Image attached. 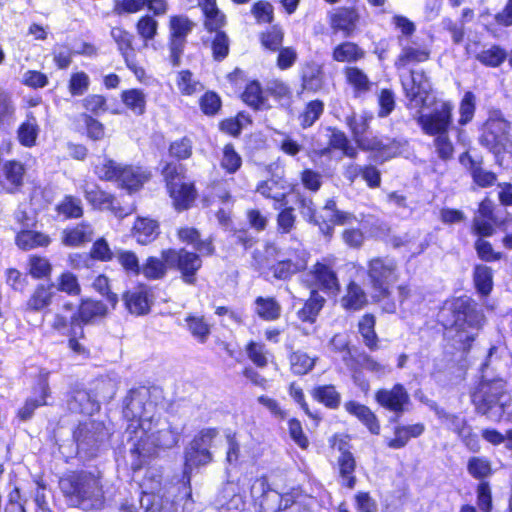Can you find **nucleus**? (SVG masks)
Masks as SVG:
<instances>
[{
	"instance_id": "47",
	"label": "nucleus",
	"mask_w": 512,
	"mask_h": 512,
	"mask_svg": "<svg viewBox=\"0 0 512 512\" xmlns=\"http://www.w3.org/2000/svg\"><path fill=\"white\" fill-rule=\"evenodd\" d=\"M160 175L165 189H169L176 183H180L181 181L189 178L187 176L186 166L174 161H165L161 166Z\"/></svg>"
},
{
	"instance_id": "56",
	"label": "nucleus",
	"mask_w": 512,
	"mask_h": 512,
	"mask_svg": "<svg viewBox=\"0 0 512 512\" xmlns=\"http://www.w3.org/2000/svg\"><path fill=\"white\" fill-rule=\"evenodd\" d=\"M283 251L279 250L273 244L265 245L263 250H256L253 254V265L260 271L269 269L272 271L273 264H276V261L280 257Z\"/></svg>"
},
{
	"instance_id": "5",
	"label": "nucleus",
	"mask_w": 512,
	"mask_h": 512,
	"mask_svg": "<svg viewBox=\"0 0 512 512\" xmlns=\"http://www.w3.org/2000/svg\"><path fill=\"white\" fill-rule=\"evenodd\" d=\"M97 178L104 182H115L118 188L129 195L140 192L153 178L149 167L141 164L117 163L111 158H105L93 169Z\"/></svg>"
},
{
	"instance_id": "3",
	"label": "nucleus",
	"mask_w": 512,
	"mask_h": 512,
	"mask_svg": "<svg viewBox=\"0 0 512 512\" xmlns=\"http://www.w3.org/2000/svg\"><path fill=\"white\" fill-rule=\"evenodd\" d=\"M431 106L429 112L420 113L416 117V123L425 135L434 137L433 146L437 157L448 162L455 154L454 143L449 136L453 126L454 104L449 99L434 98Z\"/></svg>"
},
{
	"instance_id": "58",
	"label": "nucleus",
	"mask_w": 512,
	"mask_h": 512,
	"mask_svg": "<svg viewBox=\"0 0 512 512\" xmlns=\"http://www.w3.org/2000/svg\"><path fill=\"white\" fill-rule=\"evenodd\" d=\"M16 243L23 250L47 246L50 243L49 236L35 230H23L16 236Z\"/></svg>"
},
{
	"instance_id": "30",
	"label": "nucleus",
	"mask_w": 512,
	"mask_h": 512,
	"mask_svg": "<svg viewBox=\"0 0 512 512\" xmlns=\"http://www.w3.org/2000/svg\"><path fill=\"white\" fill-rule=\"evenodd\" d=\"M67 407L72 413L91 415L99 410L100 405L89 391L75 389L67 398Z\"/></svg>"
},
{
	"instance_id": "27",
	"label": "nucleus",
	"mask_w": 512,
	"mask_h": 512,
	"mask_svg": "<svg viewBox=\"0 0 512 512\" xmlns=\"http://www.w3.org/2000/svg\"><path fill=\"white\" fill-rule=\"evenodd\" d=\"M504 212L486 196L479 202L472 224H509L510 220L504 217Z\"/></svg>"
},
{
	"instance_id": "52",
	"label": "nucleus",
	"mask_w": 512,
	"mask_h": 512,
	"mask_svg": "<svg viewBox=\"0 0 512 512\" xmlns=\"http://www.w3.org/2000/svg\"><path fill=\"white\" fill-rule=\"evenodd\" d=\"M267 95L272 97L281 107L290 108L293 91L288 83L281 79H273L266 88Z\"/></svg>"
},
{
	"instance_id": "60",
	"label": "nucleus",
	"mask_w": 512,
	"mask_h": 512,
	"mask_svg": "<svg viewBox=\"0 0 512 512\" xmlns=\"http://www.w3.org/2000/svg\"><path fill=\"white\" fill-rule=\"evenodd\" d=\"M459 117L457 124L459 127H465L471 123L476 113V96L472 91H466L459 102Z\"/></svg>"
},
{
	"instance_id": "44",
	"label": "nucleus",
	"mask_w": 512,
	"mask_h": 512,
	"mask_svg": "<svg viewBox=\"0 0 512 512\" xmlns=\"http://www.w3.org/2000/svg\"><path fill=\"white\" fill-rule=\"evenodd\" d=\"M473 232L475 235L479 236L475 242V249L479 258L487 262L500 259L501 254L495 252L492 245L488 241L482 239V237H487L492 234V226H473Z\"/></svg>"
},
{
	"instance_id": "64",
	"label": "nucleus",
	"mask_w": 512,
	"mask_h": 512,
	"mask_svg": "<svg viewBox=\"0 0 512 512\" xmlns=\"http://www.w3.org/2000/svg\"><path fill=\"white\" fill-rule=\"evenodd\" d=\"M203 27L208 33L224 32L227 23L226 15L218 8H210L202 11Z\"/></svg>"
},
{
	"instance_id": "45",
	"label": "nucleus",
	"mask_w": 512,
	"mask_h": 512,
	"mask_svg": "<svg viewBox=\"0 0 512 512\" xmlns=\"http://www.w3.org/2000/svg\"><path fill=\"white\" fill-rule=\"evenodd\" d=\"M54 296L52 285H38L26 302V310L40 312L50 306Z\"/></svg>"
},
{
	"instance_id": "50",
	"label": "nucleus",
	"mask_w": 512,
	"mask_h": 512,
	"mask_svg": "<svg viewBox=\"0 0 512 512\" xmlns=\"http://www.w3.org/2000/svg\"><path fill=\"white\" fill-rule=\"evenodd\" d=\"M198 106L201 113L209 118L218 116L223 108V101L218 92L214 90L204 91L198 98Z\"/></svg>"
},
{
	"instance_id": "36",
	"label": "nucleus",
	"mask_w": 512,
	"mask_h": 512,
	"mask_svg": "<svg viewBox=\"0 0 512 512\" xmlns=\"http://www.w3.org/2000/svg\"><path fill=\"white\" fill-rule=\"evenodd\" d=\"M124 107L135 116H143L147 111V95L141 88H129L120 92Z\"/></svg>"
},
{
	"instance_id": "20",
	"label": "nucleus",
	"mask_w": 512,
	"mask_h": 512,
	"mask_svg": "<svg viewBox=\"0 0 512 512\" xmlns=\"http://www.w3.org/2000/svg\"><path fill=\"white\" fill-rule=\"evenodd\" d=\"M459 163L468 171L473 183L479 188H489L497 181V174L483 168L482 158L475 159L469 151L459 155Z\"/></svg>"
},
{
	"instance_id": "32",
	"label": "nucleus",
	"mask_w": 512,
	"mask_h": 512,
	"mask_svg": "<svg viewBox=\"0 0 512 512\" xmlns=\"http://www.w3.org/2000/svg\"><path fill=\"white\" fill-rule=\"evenodd\" d=\"M349 220V214L337 209L335 200L328 199L320 212H311L308 221L311 224H344Z\"/></svg>"
},
{
	"instance_id": "61",
	"label": "nucleus",
	"mask_w": 512,
	"mask_h": 512,
	"mask_svg": "<svg viewBox=\"0 0 512 512\" xmlns=\"http://www.w3.org/2000/svg\"><path fill=\"white\" fill-rule=\"evenodd\" d=\"M93 233L87 226L66 228L62 233V242L66 246L76 247L92 241Z\"/></svg>"
},
{
	"instance_id": "7",
	"label": "nucleus",
	"mask_w": 512,
	"mask_h": 512,
	"mask_svg": "<svg viewBox=\"0 0 512 512\" xmlns=\"http://www.w3.org/2000/svg\"><path fill=\"white\" fill-rule=\"evenodd\" d=\"M150 391L146 387L131 389L123 400V416L128 421L124 437L127 439L128 430L133 424L152 420L156 414V405L151 401Z\"/></svg>"
},
{
	"instance_id": "29",
	"label": "nucleus",
	"mask_w": 512,
	"mask_h": 512,
	"mask_svg": "<svg viewBox=\"0 0 512 512\" xmlns=\"http://www.w3.org/2000/svg\"><path fill=\"white\" fill-rule=\"evenodd\" d=\"M107 314V307L101 301L92 299L83 300L78 307L77 312L70 314V324L77 325L89 324L94 322L97 318L104 317Z\"/></svg>"
},
{
	"instance_id": "17",
	"label": "nucleus",
	"mask_w": 512,
	"mask_h": 512,
	"mask_svg": "<svg viewBox=\"0 0 512 512\" xmlns=\"http://www.w3.org/2000/svg\"><path fill=\"white\" fill-rule=\"evenodd\" d=\"M25 165L17 159L3 160V149L0 146V188L7 194H16L24 185Z\"/></svg>"
},
{
	"instance_id": "62",
	"label": "nucleus",
	"mask_w": 512,
	"mask_h": 512,
	"mask_svg": "<svg viewBox=\"0 0 512 512\" xmlns=\"http://www.w3.org/2000/svg\"><path fill=\"white\" fill-rule=\"evenodd\" d=\"M230 44V38L225 31L214 33L209 41L212 59L215 62L224 61L230 54Z\"/></svg>"
},
{
	"instance_id": "43",
	"label": "nucleus",
	"mask_w": 512,
	"mask_h": 512,
	"mask_svg": "<svg viewBox=\"0 0 512 512\" xmlns=\"http://www.w3.org/2000/svg\"><path fill=\"white\" fill-rule=\"evenodd\" d=\"M110 34L123 59L137 56V48L134 46L135 36L133 33L123 26H116L111 29Z\"/></svg>"
},
{
	"instance_id": "28",
	"label": "nucleus",
	"mask_w": 512,
	"mask_h": 512,
	"mask_svg": "<svg viewBox=\"0 0 512 512\" xmlns=\"http://www.w3.org/2000/svg\"><path fill=\"white\" fill-rule=\"evenodd\" d=\"M241 101L253 111H267L272 108L265 95L261 83L257 79L246 82L240 94Z\"/></svg>"
},
{
	"instance_id": "42",
	"label": "nucleus",
	"mask_w": 512,
	"mask_h": 512,
	"mask_svg": "<svg viewBox=\"0 0 512 512\" xmlns=\"http://www.w3.org/2000/svg\"><path fill=\"white\" fill-rule=\"evenodd\" d=\"M175 83L180 95L185 97H192L204 90V84L189 69L179 70Z\"/></svg>"
},
{
	"instance_id": "24",
	"label": "nucleus",
	"mask_w": 512,
	"mask_h": 512,
	"mask_svg": "<svg viewBox=\"0 0 512 512\" xmlns=\"http://www.w3.org/2000/svg\"><path fill=\"white\" fill-rule=\"evenodd\" d=\"M328 141L327 145L316 151L317 156L323 157L329 155L333 150H339L348 158L355 159L358 156L357 147L351 145L346 133L336 126L327 127Z\"/></svg>"
},
{
	"instance_id": "23",
	"label": "nucleus",
	"mask_w": 512,
	"mask_h": 512,
	"mask_svg": "<svg viewBox=\"0 0 512 512\" xmlns=\"http://www.w3.org/2000/svg\"><path fill=\"white\" fill-rule=\"evenodd\" d=\"M431 58V49L426 44L412 42L403 45L400 52L394 60L396 70H404L411 66H416L429 61Z\"/></svg>"
},
{
	"instance_id": "46",
	"label": "nucleus",
	"mask_w": 512,
	"mask_h": 512,
	"mask_svg": "<svg viewBox=\"0 0 512 512\" xmlns=\"http://www.w3.org/2000/svg\"><path fill=\"white\" fill-rule=\"evenodd\" d=\"M55 211L63 220L78 219L83 216L84 207L80 198L69 194L57 203Z\"/></svg>"
},
{
	"instance_id": "6",
	"label": "nucleus",
	"mask_w": 512,
	"mask_h": 512,
	"mask_svg": "<svg viewBox=\"0 0 512 512\" xmlns=\"http://www.w3.org/2000/svg\"><path fill=\"white\" fill-rule=\"evenodd\" d=\"M450 311L454 317L451 326L455 328L458 340L466 344L465 349H468L483 326L484 315L469 298L456 299Z\"/></svg>"
},
{
	"instance_id": "9",
	"label": "nucleus",
	"mask_w": 512,
	"mask_h": 512,
	"mask_svg": "<svg viewBox=\"0 0 512 512\" xmlns=\"http://www.w3.org/2000/svg\"><path fill=\"white\" fill-rule=\"evenodd\" d=\"M84 198L95 210L109 211L114 217L121 220L136 211L135 204L120 205L114 193L104 190L99 184L92 183L83 187Z\"/></svg>"
},
{
	"instance_id": "31",
	"label": "nucleus",
	"mask_w": 512,
	"mask_h": 512,
	"mask_svg": "<svg viewBox=\"0 0 512 512\" xmlns=\"http://www.w3.org/2000/svg\"><path fill=\"white\" fill-rule=\"evenodd\" d=\"M253 124L252 116L245 110L238 111L233 116H228L219 120L218 130L231 138H239L244 128Z\"/></svg>"
},
{
	"instance_id": "37",
	"label": "nucleus",
	"mask_w": 512,
	"mask_h": 512,
	"mask_svg": "<svg viewBox=\"0 0 512 512\" xmlns=\"http://www.w3.org/2000/svg\"><path fill=\"white\" fill-rule=\"evenodd\" d=\"M344 406L346 411L361 421L372 434L380 433L379 420L369 407L355 401L346 402Z\"/></svg>"
},
{
	"instance_id": "15",
	"label": "nucleus",
	"mask_w": 512,
	"mask_h": 512,
	"mask_svg": "<svg viewBox=\"0 0 512 512\" xmlns=\"http://www.w3.org/2000/svg\"><path fill=\"white\" fill-rule=\"evenodd\" d=\"M375 401L386 410L393 412L390 422L397 423L400 417L408 410L411 404L410 396L402 384H395L392 388H382L376 391Z\"/></svg>"
},
{
	"instance_id": "4",
	"label": "nucleus",
	"mask_w": 512,
	"mask_h": 512,
	"mask_svg": "<svg viewBox=\"0 0 512 512\" xmlns=\"http://www.w3.org/2000/svg\"><path fill=\"white\" fill-rule=\"evenodd\" d=\"M487 366V361L482 364V380L471 396L475 410L493 422H512V396L506 389V382L502 378L488 379Z\"/></svg>"
},
{
	"instance_id": "55",
	"label": "nucleus",
	"mask_w": 512,
	"mask_h": 512,
	"mask_svg": "<svg viewBox=\"0 0 512 512\" xmlns=\"http://www.w3.org/2000/svg\"><path fill=\"white\" fill-rule=\"evenodd\" d=\"M324 303L325 299L316 290H312L310 298L298 311V318L303 322L314 323Z\"/></svg>"
},
{
	"instance_id": "8",
	"label": "nucleus",
	"mask_w": 512,
	"mask_h": 512,
	"mask_svg": "<svg viewBox=\"0 0 512 512\" xmlns=\"http://www.w3.org/2000/svg\"><path fill=\"white\" fill-rule=\"evenodd\" d=\"M167 25V60L172 67H178L195 23L185 14H173L169 16Z\"/></svg>"
},
{
	"instance_id": "39",
	"label": "nucleus",
	"mask_w": 512,
	"mask_h": 512,
	"mask_svg": "<svg viewBox=\"0 0 512 512\" xmlns=\"http://www.w3.org/2000/svg\"><path fill=\"white\" fill-rule=\"evenodd\" d=\"M40 132L37 118L32 112L26 114L25 120L17 128V139L23 147L31 148L37 143Z\"/></svg>"
},
{
	"instance_id": "19",
	"label": "nucleus",
	"mask_w": 512,
	"mask_h": 512,
	"mask_svg": "<svg viewBox=\"0 0 512 512\" xmlns=\"http://www.w3.org/2000/svg\"><path fill=\"white\" fill-rule=\"evenodd\" d=\"M403 93L410 103L420 102L423 106L431 91V82L423 69L409 71L406 80H401Z\"/></svg>"
},
{
	"instance_id": "34",
	"label": "nucleus",
	"mask_w": 512,
	"mask_h": 512,
	"mask_svg": "<svg viewBox=\"0 0 512 512\" xmlns=\"http://www.w3.org/2000/svg\"><path fill=\"white\" fill-rule=\"evenodd\" d=\"M331 56L335 62L352 64L363 60L366 52L356 42L342 41L333 47Z\"/></svg>"
},
{
	"instance_id": "11",
	"label": "nucleus",
	"mask_w": 512,
	"mask_h": 512,
	"mask_svg": "<svg viewBox=\"0 0 512 512\" xmlns=\"http://www.w3.org/2000/svg\"><path fill=\"white\" fill-rule=\"evenodd\" d=\"M373 119L374 115L371 111L363 110L359 114L352 112L346 116L345 124L348 127L357 148L363 151L382 152L386 145L377 137L369 138L367 136Z\"/></svg>"
},
{
	"instance_id": "54",
	"label": "nucleus",
	"mask_w": 512,
	"mask_h": 512,
	"mask_svg": "<svg viewBox=\"0 0 512 512\" xmlns=\"http://www.w3.org/2000/svg\"><path fill=\"white\" fill-rule=\"evenodd\" d=\"M193 141L189 136H182L169 143L168 155L171 161L182 163L190 159L193 155Z\"/></svg>"
},
{
	"instance_id": "26",
	"label": "nucleus",
	"mask_w": 512,
	"mask_h": 512,
	"mask_svg": "<svg viewBox=\"0 0 512 512\" xmlns=\"http://www.w3.org/2000/svg\"><path fill=\"white\" fill-rule=\"evenodd\" d=\"M299 79L301 92L318 93L325 84L322 65L315 61L305 62L301 68Z\"/></svg>"
},
{
	"instance_id": "57",
	"label": "nucleus",
	"mask_w": 512,
	"mask_h": 512,
	"mask_svg": "<svg viewBox=\"0 0 512 512\" xmlns=\"http://www.w3.org/2000/svg\"><path fill=\"white\" fill-rule=\"evenodd\" d=\"M434 412L441 423L458 436L464 434L470 427L467 420L459 414L449 413L438 406L434 407Z\"/></svg>"
},
{
	"instance_id": "51",
	"label": "nucleus",
	"mask_w": 512,
	"mask_h": 512,
	"mask_svg": "<svg viewBox=\"0 0 512 512\" xmlns=\"http://www.w3.org/2000/svg\"><path fill=\"white\" fill-rule=\"evenodd\" d=\"M135 30L142 42L147 45L155 40L158 35L159 22L150 14L139 16L135 22Z\"/></svg>"
},
{
	"instance_id": "25",
	"label": "nucleus",
	"mask_w": 512,
	"mask_h": 512,
	"mask_svg": "<svg viewBox=\"0 0 512 512\" xmlns=\"http://www.w3.org/2000/svg\"><path fill=\"white\" fill-rule=\"evenodd\" d=\"M166 192L172 201L173 207L177 211L188 210L193 206L198 197L196 183L189 178L166 189Z\"/></svg>"
},
{
	"instance_id": "38",
	"label": "nucleus",
	"mask_w": 512,
	"mask_h": 512,
	"mask_svg": "<svg viewBox=\"0 0 512 512\" xmlns=\"http://www.w3.org/2000/svg\"><path fill=\"white\" fill-rule=\"evenodd\" d=\"M340 303L347 311H359L368 304V297L358 283L351 281L347 285L346 292L341 298Z\"/></svg>"
},
{
	"instance_id": "35",
	"label": "nucleus",
	"mask_w": 512,
	"mask_h": 512,
	"mask_svg": "<svg viewBox=\"0 0 512 512\" xmlns=\"http://www.w3.org/2000/svg\"><path fill=\"white\" fill-rule=\"evenodd\" d=\"M325 111V103L322 99L315 98L307 101L297 115V121L301 129L307 130L314 126Z\"/></svg>"
},
{
	"instance_id": "22",
	"label": "nucleus",
	"mask_w": 512,
	"mask_h": 512,
	"mask_svg": "<svg viewBox=\"0 0 512 512\" xmlns=\"http://www.w3.org/2000/svg\"><path fill=\"white\" fill-rule=\"evenodd\" d=\"M266 486L267 483L265 479L257 480L252 486V493H255L257 489L263 492L260 505L266 512H287L290 510L291 505L300 504L299 502H294L288 494L281 495L277 491L266 490Z\"/></svg>"
},
{
	"instance_id": "13",
	"label": "nucleus",
	"mask_w": 512,
	"mask_h": 512,
	"mask_svg": "<svg viewBox=\"0 0 512 512\" xmlns=\"http://www.w3.org/2000/svg\"><path fill=\"white\" fill-rule=\"evenodd\" d=\"M110 437V430L102 421L87 420L80 423L74 432V438L80 450L89 456L104 445Z\"/></svg>"
},
{
	"instance_id": "33",
	"label": "nucleus",
	"mask_w": 512,
	"mask_h": 512,
	"mask_svg": "<svg viewBox=\"0 0 512 512\" xmlns=\"http://www.w3.org/2000/svg\"><path fill=\"white\" fill-rule=\"evenodd\" d=\"M310 277L313 282L323 291L337 294L339 292V282L333 269L323 263H316L311 271Z\"/></svg>"
},
{
	"instance_id": "40",
	"label": "nucleus",
	"mask_w": 512,
	"mask_h": 512,
	"mask_svg": "<svg viewBox=\"0 0 512 512\" xmlns=\"http://www.w3.org/2000/svg\"><path fill=\"white\" fill-rule=\"evenodd\" d=\"M219 166L226 175H234L243 166V158L232 142H227L221 148Z\"/></svg>"
},
{
	"instance_id": "14",
	"label": "nucleus",
	"mask_w": 512,
	"mask_h": 512,
	"mask_svg": "<svg viewBox=\"0 0 512 512\" xmlns=\"http://www.w3.org/2000/svg\"><path fill=\"white\" fill-rule=\"evenodd\" d=\"M218 435L216 428H204L189 443L185 448V467L192 469L206 465L212 461V447L214 439Z\"/></svg>"
},
{
	"instance_id": "21",
	"label": "nucleus",
	"mask_w": 512,
	"mask_h": 512,
	"mask_svg": "<svg viewBox=\"0 0 512 512\" xmlns=\"http://www.w3.org/2000/svg\"><path fill=\"white\" fill-rule=\"evenodd\" d=\"M344 83L354 99L365 98L372 90L373 82L368 74L358 66L347 65L342 69Z\"/></svg>"
},
{
	"instance_id": "12",
	"label": "nucleus",
	"mask_w": 512,
	"mask_h": 512,
	"mask_svg": "<svg viewBox=\"0 0 512 512\" xmlns=\"http://www.w3.org/2000/svg\"><path fill=\"white\" fill-rule=\"evenodd\" d=\"M161 256L170 268L180 272L184 283L188 285L196 284L197 272L202 267V260L198 254L182 248L179 250H163Z\"/></svg>"
},
{
	"instance_id": "10",
	"label": "nucleus",
	"mask_w": 512,
	"mask_h": 512,
	"mask_svg": "<svg viewBox=\"0 0 512 512\" xmlns=\"http://www.w3.org/2000/svg\"><path fill=\"white\" fill-rule=\"evenodd\" d=\"M368 277L376 300L387 297L390 286L397 280V263L388 257H376L369 262Z\"/></svg>"
},
{
	"instance_id": "49",
	"label": "nucleus",
	"mask_w": 512,
	"mask_h": 512,
	"mask_svg": "<svg viewBox=\"0 0 512 512\" xmlns=\"http://www.w3.org/2000/svg\"><path fill=\"white\" fill-rule=\"evenodd\" d=\"M425 430L422 423L413 425L396 426L394 429L395 437L387 442L388 447L400 449L406 446L410 438L420 436Z\"/></svg>"
},
{
	"instance_id": "53",
	"label": "nucleus",
	"mask_w": 512,
	"mask_h": 512,
	"mask_svg": "<svg viewBox=\"0 0 512 512\" xmlns=\"http://www.w3.org/2000/svg\"><path fill=\"white\" fill-rule=\"evenodd\" d=\"M284 37L283 28L279 24H274L259 33V42L263 49L276 52V50L283 46Z\"/></svg>"
},
{
	"instance_id": "1",
	"label": "nucleus",
	"mask_w": 512,
	"mask_h": 512,
	"mask_svg": "<svg viewBox=\"0 0 512 512\" xmlns=\"http://www.w3.org/2000/svg\"><path fill=\"white\" fill-rule=\"evenodd\" d=\"M180 435V430L173 427L166 418L160 416L143 422L142 426L133 424L127 433V444L133 458L132 469L139 470L148 459L158 453V450L171 449L176 446Z\"/></svg>"
},
{
	"instance_id": "59",
	"label": "nucleus",
	"mask_w": 512,
	"mask_h": 512,
	"mask_svg": "<svg viewBox=\"0 0 512 512\" xmlns=\"http://www.w3.org/2000/svg\"><path fill=\"white\" fill-rule=\"evenodd\" d=\"M507 51L500 45L494 44L476 55V59L485 67L497 68L507 59Z\"/></svg>"
},
{
	"instance_id": "2",
	"label": "nucleus",
	"mask_w": 512,
	"mask_h": 512,
	"mask_svg": "<svg viewBox=\"0 0 512 512\" xmlns=\"http://www.w3.org/2000/svg\"><path fill=\"white\" fill-rule=\"evenodd\" d=\"M66 500L83 511L101 510L106 504L104 475L98 469L72 471L59 480Z\"/></svg>"
},
{
	"instance_id": "41",
	"label": "nucleus",
	"mask_w": 512,
	"mask_h": 512,
	"mask_svg": "<svg viewBox=\"0 0 512 512\" xmlns=\"http://www.w3.org/2000/svg\"><path fill=\"white\" fill-rule=\"evenodd\" d=\"M126 308L135 315H144L150 310L147 291L142 287L134 288L123 295Z\"/></svg>"
},
{
	"instance_id": "48",
	"label": "nucleus",
	"mask_w": 512,
	"mask_h": 512,
	"mask_svg": "<svg viewBox=\"0 0 512 512\" xmlns=\"http://www.w3.org/2000/svg\"><path fill=\"white\" fill-rule=\"evenodd\" d=\"M38 387L40 390L39 398L27 399L24 406L18 411V416L22 421L30 419L37 407L47 404L46 398L50 394V388L46 376L40 378Z\"/></svg>"
},
{
	"instance_id": "16",
	"label": "nucleus",
	"mask_w": 512,
	"mask_h": 512,
	"mask_svg": "<svg viewBox=\"0 0 512 512\" xmlns=\"http://www.w3.org/2000/svg\"><path fill=\"white\" fill-rule=\"evenodd\" d=\"M309 254L303 249H290L283 251L272 266L273 277L287 280L296 273L306 269Z\"/></svg>"
},
{
	"instance_id": "63",
	"label": "nucleus",
	"mask_w": 512,
	"mask_h": 512,
	"mask_svg": "<svg viewBox=\"0 0 512 512\" xmlns=\"http://www.w3.org/2000/svg\"><path fill=\"white\" fill-rule=\"evenodd\" d=\"M82 114L101 116L109 111L107 97L103 94H88L81 100Z\"/></svg>"
},
{
	"instance_id": "18",
	"label": "nucleus",
	"mask_w": 512,
	"mask_h": 512,
	"mask_svg": "<svg viewBox=\"0 0 512 512\" xmlns=\"http://www.w3.org/2000/svg\"><path fill=\"white\" fill-rule=\"evenodd\" d=\"M360 15L355 7L340 6L335 8L328 16V23L333 33H341L348 38L358 30Z\"/></svg>"
}]
</instances>
